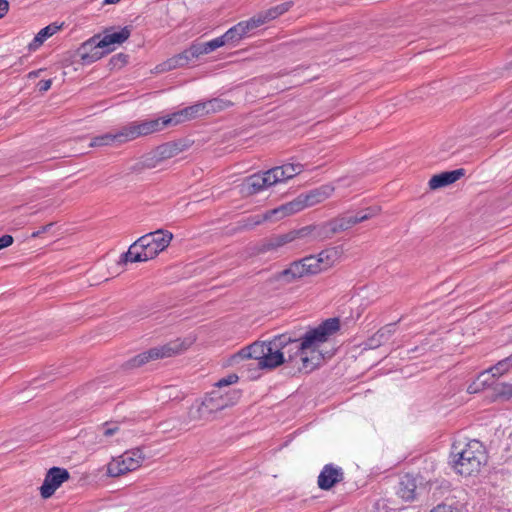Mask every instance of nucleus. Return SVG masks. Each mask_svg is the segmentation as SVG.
I'll list each match as a JSON object with an SVG mask.
<instances>
[{"mask_svg":"<svg viewBox=\"0 0 512 512\" xmlns=\"http://www.w3.org/2000/svg\"><path fill=\"white\" fill-rule=\"evenodd\" d=\"M341 251L339 247H331L322 250L319 254L314 255L315 261H317L320 272L332 267L335 262L339 259Z\"/></svg>","mask_w":512,"mask_h":512,"instance_id":"obj_22","label":"nucleus"},{"mask_svg":"<svg viewBox=\"0 0 512 512\" xmlns=\"http://www.w3.org/2000/svg\"><path fill=\"white\" fill-rule=\"evenodd\" d=\"M156 157L162 162L170 159L184 150V145L181 142H167L155 148Z\"/></svg>","mask_w":512,"mask_h":512,"instance_id":"obj_26","label":"nucleus"},{"mask_svg":"<svg viewBox=\"0 0 512 512\" xmlns=\"http://www.w3.org/2000/svg\"><path fill=\"white\" fill-rule=\"evenodd\" d=\"M271 186L270 177L264 173H255L244 178L240 185V192L243 195L251 196Z\"/></svg>","mask_w":512,"mask_h":512,"instance_id":"obj_13","label":"nucleus"},{"mask_svg":"<svg viewBox=\"0 0 512 512\" xmlns=\"http://www.w3.org/2000/svg\"><path fill=\"white\" fill-rule=\"evenodd\" d=\"M512 366V356H508L505 359L500 360L496 365L491 367L489 371L491 372V377L495 378L496 376L502 375L507 372Z\"/></svg>","mask_w":512,"mask_h":512,"instance_id":"obj_37","label":"nucleus"},{"mask_svg":"<svg viewBox=\"0 0 512 512\" xmlns=\"http://www.w3.org/2000/svg\"><path fill=\"white\" fill-rule=\"evenodd\" d=\"M183 342L180 339L170 341L164 345L153 347L142 352L126 362L127 368H137L151 360L163 359L179 354L184 350Z\"/></svg>","mask_w":512,"mask_h":512,"instance_id":"obj_6","label":"nucleus"},{"mask_svg":"<svg viewBox=\"0 0 512 512\" xmlns=\"http://www.w3.org/2000/svg\"><path fill=\"white\" fill-rule=\"evenodd\" d=\"M122 128L126 142L163 130L160 118L135 121Z\"/></svg>","mask_w":512,"mask_h":512,"instance_id":"obj_9","label":"nucleus"},{"mask_svg":"<svg viewBox=\"0 0 512 512\" xmlns=\"http://www.w3.org/2000/svg\"><path fill=\"white\" fill-rule=\"evenodd\" d=\"M430 512H461V511L456 506L442 503V504L437 505L433 509H431Z\"/></svg>","mask_w":512,"mask_h":512,"instance_id":"obj_46","label":"nucleus"},{"mask_svg":"<svg viewBox=\"0 0 512 512\" xmlns=\"http://www.w3.org/2000/svg\"><path fill=\"white\" fill-rule=\"evenodd\" d=\"M61 26H58L57 24L53 23L50 24L44 28H42L39 32L41 33V37L44 38V40H47L49 37L54 35L57 31H59Z\"/></svg>","mask_w":512,"mask_h":512,"instance_id":"obj_45","label":"nucleus"},{"mask_svg":"<svg viewBox=\"0 0 512 512\" xmlns=\"http://www.w3.org/2000/svg\"><path fill=\"white\" fill-rule=\"evenodd\" d=\"M266 174L270 177L271 186L286 181V177L281 166L267 170Z\"/></svg>","mask_w":512,"mask_h":512,"instance_id":"obj_40","label":"nucleus"},{"mask_svg":"<svg viewBox=\"0 0 512 512\" xmlns=\"http://www.w3.org/2000/svg\"><path fill=\"white\" fill-rule=\"evenodd\" d=\"M344 479V472L341 467L335 466L334 464H326L317 480V484L322 490H330L337 483L342 482Z\"/></svg>","mask_w":512,"mask_h":512,"instance_id":"obj_15","label":"nucleus"},{"mask_svg":"<svg viewBox=\"0 0 512 512\" xmlns=\"http://www.w3.org/2000/svg\"><path fill=\"white\" fill-rule=\"evenodd\" d=\"M51 85H52L51 79L41 80L38 82L37 88H38L39 92L43 93V92L48 91L51 88Z\"/></svg>","mask_w":512,"mask_h":512,"instance_id":"obj_49","label":"nucleus"},{"mask_svg":"<svg viewBox=\"0 0 512 512\" xmlns=\"http://www.w3.org/2000/svg\"><path fill=\"white\" fill-rule=\"evenodd\" d=\"M266 221H275L272 214L270 213V210L261 215H251L247 218H244L240 220L238 224L240 229L250 230Z\"/></svg>","mask_w":512,"mask_h":512,"instance_id":"obj_28","label":"nucleus"},{"mask_svg":"<svg viewBox=\"0 0 512 512\" xmlns=\"http://www.w3.org/2000/svg\"><path fill=\"white\" fill-rule=\"evenodd\" d=\"M125 142H126V140H125L123 128H121L115 132H108V133L93 137L91 139L89 147H104V146L120 145Z\"/></svg>","mask_w":512,"mask_h":512,"instance_id":"obj_20","label":"nucleus"},{"mask_svg":"<svg viewBox=\"0 0 512 512\" xmlns=\"http://www.w3.org/2000/svg\"><path fill=\"white\" fill-rule=\"evenodd\" d=\"M238 380H239V376L235 373H231V374L227 375L226 377H223L220 380H218V382L215 384V386L220 390L222 387L237 383Z\"/></svg>","mask_w":512,"mask_h":512,"instance_id":"obj_44","label":"nucleus"},{"mask_svg":"<svg viewBox=\"0 0 512 512\" xmlns=\"http://www.w3.org/2000/svg\"><path fill=\"white\" fill-rule=\"evenodd\" d=\"M128 62V55L124 53H118L112 56L109 60V67L111 70L120 69Z\"/></svg>","mask_w":512,"mask_h":512,"instance_id":"obj_41","label":"nucleus"},{"mask_svg":"<svg viewBox=\"0 0 512 512\" xmlns=\"http://www.w3.org/2000/svg\"><path fill=\"white\" fill-rule=\"evenodd\" d=\"M340 329V320L338 318H329L323 321L315 328L309 329L299 339H293L288 335L290 345H294L296 353L301 354L303 368L313 370L317 363L314 362V356L309 357L308 353H317L316 359L320 360V352L317 348L325 343L330 336Z\"/></svg>","mask_w":512,"mask_h":512,"instance_id":"obj_2","label":"nucleus"},{"mask_svg":"<svg viewBox=\"0 0 512 512\" xmlns=\"http://www.w3.org/2000/svg\"><path fill=\"white\" fill-rule=\"evenodd\" d=\"M120 459H122L129 471H134L141 466V463L145 459V455L141 448H134L132 450L124 452Z\"/></svg>","mask_w":512,"mask_h":512,"instance_id":"obj_27","label":"nucleus"},{"mask_svg":"<svg viewBox=\"0 0 512 512\" xmlns=\"http://www.w3.org/2000/svg\"><path fill=\"white\" fill-rule=\"evenodd\" d=\"M192 48L189 46L184 51L168 58L166 61L158 65L161 72L171 71L177 68L185 67L190 62L196 60L195 55L192 54Z\"/></svg>","mask_w":512,"mask_h":512,"instance_id":"obj_17","label":"nucleus"},{"mask_svg":"<svg viewBox=\"0 0 512 512\" xmlns=\"http://www.w3.org/2000/svg\"><path fill=\"white\" fill-rule=\"evenodd\" d=\"M299 233L297 230H291L284 234L273 235L269 238L264 239L258 251L260 253H266L269 251H277L279 248L283 247L286 244L292 243L295 240L299 239Z\"/></svg>","mask_w":512,"mask_h":512,"instance_id":"obj_16","label":"nucleus"},{"mask_svg":"<svg viewBox=\"0 0 512 512\" xmlns=\"http://www.w3.org/2000/svg\"><path fill=\"white\" fill-rule=\"evenodd\" d=\"M70 478V473L67 469L61 467L50 468L44 478L43 484L40 487V494L42 498H50L55 491Z\"/></svg>","mask_w":512,"mask_h":512,"instance_id":"obj_8","label":"nucleus"},{"mask_svg":"<svg viewBox=\"0 0 512 512\" xmlns=\"http://www.w3.org/2000/svg\"><path fill=\"white\" fill-rule=\"evenodd\" d=\"M41 71H42L41 69H40V70H37V71H32V72H30V73H29V75H28V76H29V78H35V77H37V76L39 75V73H40Z\"/></svg>","mask_w":512,"mask_h":512,"instance_id":"obj_54","label":"nucleus"},{"mask_svg":"<svg viewBox=\"0 0 512 512\" xmlns=\"http://www.w3.org/2000/svg\"><path fill=\"white\" fill-rule=\"evenodd\" d=\"M240 397V390L233 389L223 394L221 390L214 389L197 405L195 412L191 409V418L207 420L212 414L222 411L227 407L234 406L239 401Z\"/></svg>","mask_w":512,"mask_h":512,"instance_id":"obj_5","label":"nucleus"},{"mask_svg":"<svg viewBox=\"0 0 512 512\" xmlns=\"http://www.w3.org/2000/svg\"><path fill=\"white\" fill-rule=\"evenodd\" d=\"M330 221L336 234L342 231H346L355 225L351 214H344Z\"/></svg>","mask_w":512,"mask_h":512,"instance_id":"obj_32","label":"nucleus"},{"mask_svg":"<svg viewBox=\"0 0 512 512\" xmlns=\"http://www.w3.org/2000/svg\"><path fill=\"white\" fill-rule=\"evenodd\" d=\"M493 380H496V379L491 377V372L489 370L488 371H484V372L479 374V376L477 378V381L474 383V385H476L477 387L473 388V386L471 385V386H469L468 391L470 393H474V392L478 391L480 386L482 388H484L486 386L487 387H491V384H492Z\"/></svg>","mask_w":512,"mask_h":512,"instance_id":"obj_36","label":"nucleus"},{"mask_svg":"<svg viewBox=\"0 0 512 512\" xmlns=\"http://www.w3.org/2000/svg\"><path fill=\"white\" fill-rule=\"evenodd\" d=\"M259 19L257 21L250 18L246 21H241L228 29L223 35L226 45L236 46L243 38L249 36L253 30L258 28Z\"/></svg>","mask_w":512,"mask_h":512,"instance_id":"obj_11","label":"nucleus"},{"mask_svg":"<svg viewBox=\"0 0 512 512\" xmlns=\"http://www.w3.org/2000/svg\"><path fill=\"white\" fill-rule=\"evenodd\" d=\"M492 397L495 400H509L512 398V384L493 380L491 384Z\"/></svg>","mask_w":512,"mask_h":512,"instance_id":"obj_30","label":"nucleus"},{"mask_svg":"<svg viewBox=\"0 0 512 512\" xmlns=\"http://www.w3.org/2000/svg\"><path fill=\"white\" fill-rule=\"evenodd\" d=\"M416 488L415 478L412 475L406 474L400 478L396 493L401 499L412 501L415 499Z\"/></svg>","mask_w":512,"mask_h":512,"instance_id":"obj_21","label":"nucleus"},{"mask_svg":"<svg viewBox=\"0 0 512 512\" xmlns=\"http://www.w3.org/2000/svg\"><path fill=\"white\" fill-rule=\"evenodd\" d=\"M9 10V2L7 0H0V19L4 17Z\"/></svg>","mask_w":512,"mask_h":512,"instance_id":"obj_52","label":"nucleus"},{"mask_svg":"<svg viewBox=\"0 0 512 512\" xmlns=\"http://www.w3.org/2000/svg\"><path fill=\"white\" fill-rule=\"evenodd\" d=\"M486 462L487 452L479 440L458 441L451 446L449 464L462 476L468 477L479 473Z\"/></svg>","mask_w":512,"mask_h":512,"instance_id":"obj_3","label":"nucleus"},{"mask_svg":"<svg viewBox=\"0 0 512 512\" xmlns=\"http://www.w3.org/2000/svg\"><path fill=\"white\" fill-rule=\"evenodd\" d=\"M320 273V268L314 255L305 256L295 260L290 265L275 275L276 280H283L289 284L301 278Z\"/></svg>","mask_w":512,"mask_h":512,"instance_id":"obj_7","label":"nucleus"},{"mask_svg":"<svg viewBox=\"0 0 512 512\" xmlns=\"http://www.w3.org/2000/svg\"><path fill=\"white\" fill-rule=\"evenodd\" d=\"M293 6L292 1L281 3L275 7L268 9L265 12L259 13L258 15L252 17L253 20L257 21L259 19L260 23H258V27L267 23L270 20L276 19L281 16L285 12H287Z\"/></svg>","mask_w":512,"mask_h":512,"instance_id":"obj_24","label":"nucleus"},{"mask_svg":"<svg viewBox=\"0 0 512 512\" xmlns=\"http://www.w3.org/2000/svg\"><path fill=\"white\" fill-rule=\"evenodd\" d=\"M464 174L465 170L463 168L436 174L429 180V187L430 189L435 190L448 186L459 180L462 176H464Z\"/></svg>","mask_w":512,"mask_h":512,"instance_id":"obj_18","label":"nucleus"},{"mask_svg":"<svg viewBox=\"0 0 512 512\" xmlns=\"http://www.w3.org/2000/svg\"><path fill=\"white\" fill-rule=\"evenodd\" d=\"M397 323H389L380 328L371 338V346H379L387 342L396 331Z\"/></svg>","mask_w":512,"mask_h":512,"instance_id":"obj_29","label":"nucleus"},{"mask_svg":"<svg viewBox=\"0 0 512 512\" xmlns=\"http://www.w3.org/2000/svg\"><path fill=\"white\" fill-rule=\"evenodd\" d=\"M281 167H282V169L284 171V175L286 177V180L291 179L294 176H296L299 173H301L302 168H303V166L301 164H299V163L298 164L288 163V164L282 165Z\"/></svg>","mask_w":512,"mask_h":512,"instance_id":"obj_42","label":"nucleus"},{"mask_svg":"<svg viewBox=\"0 0 512 512\" xmlns=\"http://www.w3.org/2000/svg\"><path fill=\"white\" fill-rule=\"evenodd\" d=\"M307 208L302 195L300 194L294 200L283 204L275 209L270 210L275 221L283 219L286 216L295 214L303 209Z\"/></svg>","mask_w":512,"mask_h":512,"instance_id":"obj_19","label":"nucleus"},{"mask_svg":"<svg viewBox=\"0 0 512 512\" xmlns=\"http://www.w3.org/2000/svg\"><path fill=\"white\" fill-rule=\"evenodd\" d=\"M119 430V426L117 424L105 423L103 426V435L105 437H110L116 434Z\"/></svg>","mask_w":512,"mask_h":512,"instance_id":"obj_47","label":"nucleus"},{"mask_svg":"<svg viewBox=\"0 0 512 512\" xmlns=\"http://www.w3.org/2000/svg\"><path fill=\"white\" fill-rule=\"evenodd\" d=\"M173 239V234L167 230H156L139 237L133 242L128 251L121 255V262H145L155 258L164 251Z\"/></svg>","mask_w":512,"mask_h":512,"instance_id":"obj_4","label":"nucleus"},{"mask_svg":"<svg viewBox=\"0 0 512 512\" xmlns=\"http://www.w3.org/2000/svg\"><path fill=\"white\" fill-rule=\"evenodd\" d=\"M378 212H379L378 208L368 207L364 210L358 211L356 214L352 215V217H353L355 225H356L358 223H361L363 221H366V220L372 218L373 216L377 215Z\"/></svg>","mask_w":512,"mask_h":512,"instance_id":"obj_39","label":"nucleus"},{"mask_svg":"<svg viewBox=\"0 0 512 512\" xmlns=\"http://www.w3.org/2000/svg\"><path fill=\"white\" fill-rule=\"evenodd\" d=\"M121 0H104L103 4H117Z\"/></svg>","mask_w":512,"mask_h":512,"instance_id":"obj_55","label":"nucleus"},{"mask_svg":"<svg viewBox=\"0 0 512 512\" xmlns=\"http://www.w3.org/2000/svg\"><path fill=\"white\" fill-rule=\"evenodd\" d=\"M53 225H54V223H49V224H47V225L42 226L39 230H37V231L33 232V233L31 234V237H32V238H37V237H39L41 234H43V233H45V232L49 231V230H50V228H51Z\"/></svg>","mask_w":512,"mask_h":512,"instance_id":"obj_51","label":"nucleus"},{"mask_svg":"<svg viewBox=\"0 0 512 512\" xmlns=\"http://www.w3.org/2000/svg\"><path fill=\"white\" fill-rule=\"evenodd\" d=\"M129 471V467H127L122 459L120 457L118 459H113L108 465H107V474L110 477H118L123 474H126Z\"/></svg>","mask_w":512,"mask_h":512,"instance_id":"obj_34","label":"nucleus"},{"mask_svg":"<svg viewBox=\"0 0 512 512\" xmlns=\"http://www.w3.org/2000/svg\"><path fill=\"white\" fill-rule=\"evenodd\" d=\"M138 164H139V161H138V162H136L134 165H132V166L129 168V170H130L131 172H141V171H143V170H145V169H146V168H140V166H139Z\"/></svg>","mask_w":512,"mask_h":512,"instance_id":"obj_53","label":"nucleus"},{"mask_svg":"<svg viewBox=\"0 0 512 512\" xmlns=\"http://www.w3.org/2000/svg\"><path fill=\"white\" fill-rule=\"evenodd\" d=\"M333 191V187L324 185L301 195L304 199L306 207H311L326 200Z\"/></svg>","mask_w":512,"mask_h":512,"instance_id":"obj_23","label":"nucleus"},{"mask_svg":"<svg viewBox=\"0 0 512 512\" xmlns=\"http://www.w3.org/2000/svg\"><path fill=\"white\" fill-rule=\"evenodd\" d=\"M185 113L187 114L189 121L199 117L207 116L204 101L197 102L194 105L185 107Z\"/></svg>","mask_w":512,"mask_h":512,"instance_id":"obj_35","label":"nucleus"},{"mask_svg":"<svg viewBox=\"0 0 512 512\" xmlns=\"http://www.w3.org/2000/svg\"><path fill=\"white\" fill-rule=\"evenodd\" d=\"M13 242H14V238L9 234H5V235L1 236L0 237V250L9 247L10 245L13 244Z\"/></svg>","mask_w":512,"mask_h":512,"instance_id":"obj_48","label":"nucleus"},{"mask_svg":"<svg viewBox=\"0 0 512 512\" xmlns=\"http://www.w3.org/2000/svg\"><path fill=\"white\" fill-rule=\"evenodd\" d=\"M162 161L156 157V150L142 157L139 161L140 168L152 169L155 168Z\"/></svg>","mask_w":512,"mask_h":512,"instance_id":"obj_38","label":"nucleus"},{"mask_svg":"<svg viewBox=\"0 0 512 512\" xmlns=\"http://www.w3.org/2000/svg\"><path fill=\"white\" fill-rule=\"evenodd\" d=\"M226 45L222 36L212 39L208 42H193L190 46L192 48V54L195 55L196 60L205 54H209L212 51Z\"/></svg>","mask_w":512,"mask_h":512,"instance_id":"obj_25","label":"nucleus"},{"mask_svg":"<svg viewBox=\"0 0 512 512\" xmlns=\"http://www.w3.org/2000/svg\"><path fill=\"white\" fill-rule=\"evenodd\" d=\"M278 351H283V359L285 361H293L295 357L299 356L301 358L300 353H296V348L294 345H290L287 343L284 348H278Z\"/></svg>","mask_w":512,"mask_h":512,"instance_id":"obj_43","label":"nucleus"},{"mask_svg":"<svg viewBox=\"0 0 512 512\" xmlns=\"http://www.w3.org/2000/svg\"><path fill=\"white\" fill-rule=\"evenodd\" d=\"M83 64H91L106 55L100 43V34H96L80 45L77 50Z\"/></svg>","mask_w":512,"mask_h":512,"instance_id":"obj_10","label":"nucleus"},{"mask_svg":"<svg viewBox=\"0 0 512 512\" xmlns=\"http://www.w3.org/2000/svg\"><path fill=\"white\" fill-rule=\"evenodd\" d=\"M287 343H289L287 334L276 336L268 343L256 341L231 355L228 364L232 366L242 360H256V367L250 369L252 371L250 377L257 378L260 370L274 369L284 363L283 351H278L276 348H284Z\"/></svg>","mask_w":512,"mask_h":512,"instance_id":"obj_1","label":"nucleus"},{"mask_svg":"<svg viewBox=\"0 0 512 512\" xmlns=\"http://www.w3.org/2000/svg\"><path fill=\"white\" fill-rule=\"evenodd\" d=\"M131 35V28L129 26H125L121 28L119 31H114L113 28L106 29L104 31V35H100V43L105 50V53L108 54L112 52L115 47L114 45H120L129 39Z\"/></svg>","mask_w":512,"mask_h":512,"instance_id":"obj_14","label":"nucleus"},{"mask_svg":"<svg viewBox=\"0 0 512 512\" xmlns=\"http://www.w3.org/2000/svg\"><path fill=\"white\" fill-rule=\"evenodd\" d=\"M206 114H216L233 106V102L222 98H212L204 101Z\"/></svg>","mask_w":512,"mask_h":512,"instance_id":"obj_31","label":"nucleus"},{"mask_svg":"<svg viewBox=\"0 0 512 512\" xmlns=\"http://www.w3.org/2000/svg\"><path fill=\"white\" fill-rule=\"evenodd\" d=\"M160 121L162 124V128L164 129L167 126H175L189 120L187 118V114L185 113V108H183L177 112L172 113L167 117H161Z\"/></svg>","mask_w":512,"mask_h":512,"instance_id":"obj_33","label":"nucleus"},{"mask_svg":"<svg viewBox=\"0 0 512 512\" xmlns=\"http://www.w3.org/2000/svg\"><path fill=\"white\" fill-rule=\"evenodd\" d=\"M44 38L41 37V33L38 32L36 34V36L34 37L33 41L30 43V48H33V49H36L38 48L40 45H42L44 43Z\"/></svg>","mask_w":512,"mask_h":512,"instance_id":"obj_50","label":"nucleus"},{"mask_svg":"<svg viewBox=\"0 0 512 512\" xmlns=\"http://www.w3.org/2000/svg\"><path fill=\"white\" fill-rule=\"evenodd\" d=\"M299 239L310 238L311 241H323L335 235L331 221L320 225H309L297 230Z\"/></svg>","mask_w":512,"mask_h":512,"instance_id":"obj_12","label":"nucleus"}]
</instances>
